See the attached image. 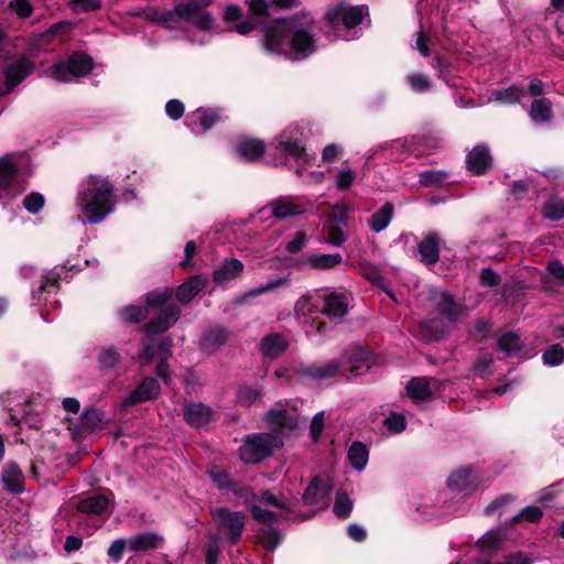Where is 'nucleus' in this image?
<instances>
[{"label":"nucleus","instance_id":"obj_7","mask_svg":"<svg viewBox=\"0 0 564 564\" xmlns=\"http://www.w3.org/2000/svg\"><path fill=\"white\" fill-rule=\"evenodd\" d=\"M248 14L245 20L230 28L240 35H248L260 28L271 15L267 0H245Z\"/></svg>","mask_w":564,"mask_h":564},{"label":"nucleus","instance_id":"obj_50","mask_svg":"<svg viewBox=\"0 0 564 564\" xmlns=\"http://www.w3.org/2000/svg\"><path fill=\"white\" fill-rule=\"evenodd\" d=\"M359 271L366 280L370 281L375 285L382 286L386 281L381 270L369 261L359 262Z\"/></svg>","mask_w":564,"mask_h":564},{"label":"nucleus","instance_id":"obj_36","mask_svg":"<svg viewBox=\"0 0 564 564\" xmlns=\"http://www.w3.org/2000/svg\"><path fill=\"white\" fill-rule=\"evenodd\" d=\"M109 506V499L104 495H95L80 500L76 509L89 516L102 514Z\"/></svg>","mask_w":564,"mask_h":564},{"label":"nucleus","instance_id":"obj_33","mask_svg":"<svg viewBox=\"0 0 564 564\" xmlns=\"http://www.w3.org/2000/svg\"><path fill=\"white\" fill-rule=\"evenodd\" d=\"M182 20L191 21L188 14L183 12L182 3L176 4L173 10L161 12L158 18H151L152 22H156L167 30H178Z\"/></svg>","mask_w":564,"mask_h":564},{"label":"nucleus","instance_id":"obj_60","mask_svg":"<svg viewBox=\"0 0 564 564\" xmlns=\"http://www.w3.org/2000/svg\"><path fill=\"white\" fill-rule=\"evenodd\" d=\"M477 544L482 551L499 550L501 538L498 533L489 531L481 539H479Z\"/></svg>","mask_w":564,"mask_h":564},{"label":"nucleus","instance_id":"obj_28","mask_svg":"<svg viewBox=\"0 0 564 564\" xmlns=\"http://www.w3.org/2000/svg\"><path fill=\"white\" fill-rule=\"evenodd\" d=\"M476 486L471 468L457 469L447 478V487L455 492H470L475 490Z\"/></svg>","mask_w":564,"mask_h":564},{"label":"nucleus","instance_id":"obj_32","mask_svg":"<svg viewBox=\"0 0 564 564\" xmlns=\"http://www.w3.org/2000/svg\"><path fill=\"white\" fill-rule=\"evenodd\" d=\"M272 216L284 219L291 216H297L305 213L306 208L302 204L294 203L290 197H282L269 204Z\"/></svg>","mask_w":564,"mask_h":564},{"label":"nucleus","instance_id":"obj_1","mask_svg":"<svg viewBox=\"0 0 564 564\" xmlns=\"http://www.w3.org/2000/svg\"><path fill=\"white\" fill-rule=\"evenodd\" d=\"M312 29L313 20L304 15L272 20L263 30L262 46L289 61H304L316 52Z\"/></svg>","mask_w":564,"mask_h":564},{"label":"nucleus","instance_id":"obj_14","mask_svg":"<svg viewBox=\"0 0 564 564\" xmlns=\"http://www.w3.org/2000/svg\"><path fill=\"white\" fill-rule=\"evenodd\" d=\"M221 119L220 110L207 108L197 109L188 115L185 124L195 134H202L210 130Z\"/></svg>","mask_w":564,"mask_h":564},{"label":"nucleus","instance_id":"obj_58","mask_svg":"<svg viewBox=\"0 0 564 564\" xmlns=\"http://www.w3.org/2000/svg\"><path fill=\"white\" fill-rule=\"evenodd\" d=\"M543 360L550 366H557L564 360V348L560 344L549 346L543 352Z\"/></svg>","mask_w":564,"mask_h":564},{"label":"nucleus","instance_id":"obj_10","mask_svg":"<svg viewBox=\"0 0 564 564\" xmlns=\"http://www.w3.org/2000/svg\"><path fill=\"white\" fill-rule=\"evenodd\" d=\"M213 0H187L181 2L183 12L188 14L193 24L200 31L208 32L214 28L215 20L213 15L206 11Z\"/></svg>","mask_w":564,"mask_h":564},{"label":"nucleus","instance_id":"obj_17","mask_svg":"<svg viewBox=\"0 0 564 564\" xmlns=\"http://www.w3.org/2000/svg\"><path fill=\"white\" fill-rule=\"evenodd\" d=\"M214 410L203 402H192L183 408L184 421L194 429L206 426L214 417Z\"/></svg>","mask_w":564,"mask_h":564},{"label":"nucleus","instance_id":"obj_51","mask_svg":"<svg viewBox=\"0 0 564 564\" xmlns=\"http://www.w3.org/2000/svg\"><path fill=\"white\" fill-rule=\"evenodd\" d=\"M257 539L265 551L272 552L280 543L281 533L278 529L262 530Z\"/></svg>","mask_w":564,"mask_h":564},{"label":"nucleus","instance_id":"obj_62","mask_svg":"<svg viewBox=\"0 0 564 564\" xmlns=\"http://www.w3.org/2000/svg\"><path fill=\"white\" fill-rule=\"evenodd\" d=\"M44 197L41 193L32 192L23 199V206L32 214L37 213L44 206Z\"/></svg>","mask_w":564,"mask_h":564},{"label":"nucleus","instance_id":"obj_48","mask_svg":"<svg viewBox=\"0 0 564 564\" xmlns=\"http://www.w3.org/2000/svg\"><path fill=\"white\" fill-rule=\"evenodd\" d=\"M352 510V501L349 496L341 490L336 492L333 512L338 519H347Z\"/></svg>","mask_w":564,"mask_h":564},{"label":"nucleus","instance_id":"obj_47","mask_svg":"<svg viewBox=\"0 0 564 564\" xmlns=\"http://www.w3.org/2000/svg\"><path fill=\"white\" fill-rule=\"evenodd\" d=\"M340 372V365L336 360H332L328 364L322 366L310 367L305 370V373L315 379H327L333 378Z\"/></svg>","mask_w":564,"mask_h":564},{"label":"nucleus","instance_id":"obj_64","mask_svg":"<svg viewBox=\"0 0 564 564\" xmlns=\"http://www.w3.org/2000/svg\"><path fill=\"white\" fill-rule=\"evenodd\" d=\"M408 83L416 93H424L431 88L430 79L422 74H412L408 76Z\"/></svg>","mask_w":564,"mask_h":564},{"label":"nucleus","instance_id":"obj_46","mask_svg":"<svg viewBox=\"0 0 564 564\" xmlns=\"http://www.w3.org/2000/svg\"><path fill=\"white\" fill-rule=\"evenodd\" d=\"M341 260L343 258L339 253L321 256L314 254L308 257L307 262L312 268L316 270H327L340 264Z\"/></svg>","mask_w":564,"mask_h":564},{"label":"nucleus","instance_id":"obj_30","mask_svg":"<svg viewBox=\"0 0 564 564\" xmlns=\"http://www.w3.org/2000/svg\"><path fill=\"white\" fill-rule=\"evenodd\" d=\"M525 96V88L521 85L513 84L506 88L492 90L491 100L500 106H513L520 104Z\"/></svg>","mask_w":564,"mask_h":564},{"label":"nucleus","instance_id":"obj_16","mask_svg":"<svg viewBox=\"0 0 564 564\" xmlns=\"http://www.w3.org/2000/svg\"><path fill=\"white\" fill-rule=\"evenodd\" d=\"M231 333L224 326H214L204 330L199 339V349L212 355L224 347L230 339Z\"/></svg>","mask_w":564,"mask_h":564},{"label":"nucleus","instance_id":"obj_25","mask_svg":"<svg viewBox=\"0 0 564 564\" xmlns=\"http://www.w3.org/2000/svg\"><path fill=\"white\" fill-rule=\"evenodd\" d=\"M207 279L203 274L192 275L177 286L174 295L181 304L186 305L205 289Z\"/></svg>","mask_w":564,"mask_h":564},{"label":"nucleus","instance_id":"obj_34","mask_svg":"<svg viewBox=\"0 0 564 564\" xmlns=\"http://www.w3.org/2000/svg\"><path fill=\"white\" fill-rule=\"evenodd\" d=\"M98 368L104 375H109L121 364L122 357L118 348L102 347L97 356Z\"/></svg>","mask_w":564,"mask_h":564},{"label":"nucleus","instance_id":"obj_41","mask_svg":"<svg viewBox=\"0 0 564 564\" xmlns=\"http://www.w3.org/2000/svg\"><path fill=\"white\" fill-rule=\"evenodd\" d=\"M542 215L549 220H561L564 218V198L557 195H552L543 204Z\"/></svg>","mask_w":564,"mask_h":564},{"label":"nucleus","instance_id":"obj_54","mask_svg":"<svg viewBox=\"0 0 564 564\" xmlns=\"http://www.w3.org/2000/svg\"><path fill=\"white\" fill-rule=\"evenodd\" d=\"M212 481L219 490H227L232 480L229 473L218 466H214L208 470Z\"/></svg>","mask_w":564,"mask_h":564},{"label":"nucleus","instance_id":"obj_2","mask_svg":"<svg viewBox=\"0 0 564 564\" xmlns=\"http://www.w3.org/2000/svg\"><path fill=\"white\" fill-rule=\"evenodd\" d=\"M115 188L107 180L89 176L86 188L78 194L77 204L91 224L101 221L113 207Z\"/></svg>","mask_w":564,"mask_h":564},{"label":"nucleus","instance_id":"obj_63","mask_svg":"<svg viewBox=\"0 0 564 564\" xmlns=\"http://www.w3.org/2000/svg\"><path fill=\"white\" fill-rule=\"evenodd\" d=\"M247 15H245L243 10L238 4H228L223 14V20L226 24H230L232 22L239 23L240 21L245 20Z\"/></svg>","mask_w":564,"mask_h":564},{"label":"nucleus","instance_id":"obj_44","mask_svg":"<svg viewBox=\"0 0 564 564\" xmlns=\"http://www.w3.org/2000/svg\"><path fill=\"white\" fill-rule=\"evenodd\" d=\"M149 308L147 305H128L120 312V317L126 324H138L147 319Z\"/></svg>","mask_w":564,"mask_h":564},{"label":"nucleus","instance_id":"obj_56","mask_svg":"<svg viewBox=\"0 0 564 564\" xmlns=\"http://www.w3.org/2000/svg\"><path fill=\"white\" fill-rule=\"evenodd\" d=\"M492 362H494V359L490 355H488V354L479 355L473 365L471 371L474 372V375H476L480 378H486L489 375H491V371L489 370V368L491 367Z\"/></svg>","mask_w":564,"mask_h":564},{"label":"nucleus","instance_id":"obj_43","mask_svg":"<svg viewBox=\"0 0 564 564\" xmlns=\"http://www.w3.org/2000/svg\"><path fill=\"white\" fill-rule=\"evenodd\" d=\"M173 296H174V290L171 288H165L161 291H152V292L147 293L144 303L148 308L149 307H154V308L163 307L164 308L165 306L169 305V302L173 299Z\"/></svg>","mask_w":564,"mask_h":564},{"label":"nucleus","instance_id":"obj_23","mask_svg":"<svg viewBox=\"0 0 564 564\" xmlns=\"http://www.w3.org/2000/svg\"><path fill=\"white\" fill-rule=\"evenodd\" d=\"M333 490V485L321 476H314L310 480L302 495V501L306 506H313L325 499Z\"/></svg>","mask_w":564,"mask_h":564},{"label":"nucleus","instance_id":"obj_27","mask_svg":"<svg viewBox=\"0 0 564 564\" xmlns=\"http://www.w3.org/2000/svg\"><path fill=\"white\" fill-rule=\"evenodd\" d=\"M243 263L236 258H226L221 264L214 270L213 280L216 284H223L241 275Z\"/></svg>","mask_w":564,"mask_h":564},{"label":"nucleus","instance_id":"obj_20","mask_svg":"<svg viewBox=\"0 0 564 564\" xmlns=\"http://www.w3.org/2000/svg\"><path fill=\"white\" fill-rule=\"evenodd\" d=\"M435 311L449 323L456 322L463 314L465 307L455 301L448 292H441L433 297Z\"/></svg>","mask_w":564,"mask_h":564},{"label":"nucleus","instance_id":"obj_61","mask_svg":"<svg viewBox=\"0 0 564 564\" xmlns=\"http://www.w3.org/2000/svg\"><path fill=\"white\" fill-rule=\"evenodd\" d=\"M383 424L392 433H401L406 427L405 417L400 413H391Z\"/></svg>","mask_w":564,"mask_h":564},{"label":"nucleus","instance_id":"obj_13","mask_svg":"<svg viewBox=\"0 0 564 564\" xmlns=\"http://www.w3.org/2000/svg\"><path fill=\"white\" fill-rule=\"evenodd\" d=\"M264 421L273 431H296L300 426V416L296 411H289L285 408H272L264 414Z\"/></svg>","mask_w":564,"mask_h":564},{"label":"nucleus","instance_id":"obj_59","mask_svg":"<svg viewBox=\"0 0 564 564\" xmlns=\"http://www.w3.org/2000/svg\"><path fill=\"white\" fill-rule=\"evenodd\" d=\"M276 150L283 159H300L305 152L299 143H278Z\"/></svg>","mask_w":564,"mask_h":564},{"label":"nucleus","instance_id":"obj_19","mask_svg":"<svg viewBox=\"0 0 564 564\" xmlns=\"http://www.w3.org/2000/svg\"><path fill=\"white\" fill-rule=\"evenodd\" d=\"M106 423V413L102 410L87 408L78 419L76 432L80 434H93L102 430Z\"/></svg>","mask_w":564,"mask_h":564},{"label":"nucleus","instance_id":"obj_35","mask_svg":"<svg viewBox=\"0 0 564 564\" xmlns=\"http://www.w3.org/2000/svg\"><path fill=\"white\" fill-rule=\"evenodd\" d=\"M18 174V165L9 155L0 158V192L11 189L17 182Z\"/></svg>","mask_w":564,"mask_h":564},{"label":"nucleus","instance_id":"obj_18","mask_svg":"<svg viewBox=\"0 0 564 564\" xmlns=\"http://www.w3.org/2000/svg\"><path fill=\"white\" fill-rule=\"evenodd\" d=\"M338 362L344 372L361 375L364 368H369L368 351L361 347H352L343 354Z\"/></svg>","mask_w":564,"mask_h":564},{"label":"nucleus","instance_id":"obj_9","mask_svg":"<svg viewBox=\"0 0 564 564\" xmlns=\"http://www.w3.org/2000/svg\"><path fill=\"white\" fill-rule=\"evenodd\" d=\"M322 302L321 313L329 321L341 322L349 310V299L345 293L325 292L318 296Z\"/></svg>","mask_w":564,"mask_h":564},{"label":"nucleus","instance_id":"obj_52","mask_svg":"<svg viewBox=\"0 0 564 564\" xmlns=\"http://www.w3.org/2000/svg\"><path fill=\"white\" fill-rule=\"evenodd\" d=\"M237 152L248 161H256L264 153V143H239Z\"/></svg>","mask_w":564,"mask_h":564},{"label":"nucleus","instance_id":"obj_42","mask_svg":"<svg viewBox=\"0 0 564 564\" xmlns=\"http://www.w3.org/2000/svg\"><path fill=\"white\" fill-rule=\"evenodd\" d=\"M497 347L499 350L511 356L521 351L524 345L516 332H507L499 337Z\"/></svg>","mask_w":564,"mask_h":564},{"label":"nucleus","instance_id":"obj_12","mask_svg":"<svg viewBox=\"0 0 564 564\" xmlns=\"http://www.w3.org/2000/svg\"><path fill=\"white\" fill-rule=\"evenodd\" d=\"M161 393V386L153 377H145L130 394L121 402L123 408L133 406L139 403L154 401Z\"/></svg>","mask_w":564,"mask_h":564},{"label":"nucleus","instance_id":"obj_15","mask_svg":"<svg viewBox=\"0 0 564 564\" xmlns=\"http://www.w3.org/2000/svg\"><path fill=\"white\" fill-rule=\"evenodd\" d=\"M441 235L436 231H431L425 235L417 243V252L420 262L426 267H432L440 261L441 257Z\"/></svg>","mask_w":564,"mask_h":564},{"label":"nucleus","instance_id":"obj_5","mask_svg":"<svg viewBox=\"0 0 564 564\" xmlns=\"http://www.w3.org/2000/svg\"><path fill=\"white\" fill-rule=\"evenodd\" d=\"M94 61L83 51L74 52L65 62H57L51 67L52 77L61 83L69 82L73 77H85L93 70Z\"/></svg>","mask_w":564,"mask_h":564},{"label":"nucleus","instance_id":"obj_8","mask_svg":"<svg viewBox=\"0 0 564 564\" xmlns=\"http://www.w3.org/2000/svg\"><path fill=\"white\" fill-rule=\"evenodd\" d=\"M35 70L34 62L19 57L3 68L4 89H0V98L10 94Z\"/></svg>","mask_w":564,"mask_h":564},{"label":"nucleus","instance_id":"obj_53","mask_svg":"<svg viewBox=\"0 0 564 564\" xmlns=\"http://www.w3.org/2000/svg\"><path fill=\"white\" fill-rule=\"evenodd\" d=\"M68 6L76 13H88L100 10L102 0H68Z\"/></svg>","mask_w":564,"mask_h":564},{"label":"nucleus","instance_id":"obj_37","mask_svg":"<svg viewBox=\"0 0 564 564\" xmlns=\"http://www.w3.org/2000/svg\"><path fill=\"white\" fill-rule=\"evenodd\" d=\"M417 328L420 336L426 341H438L444 336V326L437 318L422 321Z\"/></svg>","mask_w":564,"mask_h":564},{"label":"nucleus","instance_id":"obj_26","mask_svg":"<svg viewBox=\"0 0 564 564\" xmlns=\"http://www.w3.org/2000/svg\"><path fill=\"white\" fill-rule=\"evenodd\" d=\"M318 128L306 121L291 123L275 141H307L317 137Z\"/></svg>","mask_w":564,"mask_h":564},{"label":"nucleus","instance_id":"obj_24","mask_svg":"<svg viewBox=\"0 0 564 564\" xmlns=\"http://www.w3.org/2000/svg\"><path fill=\"white\" fill-rule=\"evenodd\" d=\"M492 158L485 145H476L466 158L467 170L474 175H484L491 166Z\"/></svg>","mask_w":564,"mask_h":564},{"label":"nucleus","instance_id":"obj_11","mask_svg":"<svg viewBox=\"0 0 564 564\" xmlns=\"http://www.w3.org/2000/svg\"><path fill=\"white\" fill-rule=\"evenodd\" d=\"M181 310L177 305H167L154 318L141 326V332L148 336L161 335L167 332L180 318Z\"/></svg>","mask_w":564,"mask_h":564},{"label":"nucleus","instance_id":"obj_38","mask_svg":"<svg viewBox=\"0 0 564 564\" xmlns=\"http://www.w3.org/2000/svg\"><path fill=\"white\" fill-rule=\"evenodd\" d=\"M530 117L534 122L544 123L553 118L552 102L549 98L534 99L530 108Z\"/></svg>","mask_w":564,"mask_h":564},{"label":"nucleus","instance_id":"obj_55","mask_svg":"<svg viewBox=\"0 0 564 564\" xmlns=\"http://www.w3.org/2000/svg\"><path fill=\"white\" fill-rule=\"evenodd\" d=\"M542 517H543V511L539 507L529 506V507L524 508L523 510H521V512H519L518 514L512 517L511 523L514 524L522 520H525L531 523H536L540 521V519Z\"/></svg>","mask_w":564,"mask_h":564},{"label":"nucleus","instance_id":"obj_31","mask_svg":"<svg viewBox=\"0 0 564 564\" xmlns=\"http://www.w3.org/2000/svg\"><path fill=\"white\" fill-rule=\"evenodd\" d=\"M433 379L429 377H415L406 383V393L413 402H423L429 400L433 392L431 388V381Z\"/></svg>","mask_w":564,"mask_h":564},{"label":"nucleus","instance_id":"obj_4","mask_svg":"<svg viewBox=\"0 0 564 564\" xmlns=\"http://www.w3.org/2000/svg\"><path fill=\"white\" fill-rule=\"evenodd\" d=\"M282 446V440L272 433L247 435L239 448V457L246 464H258L270 457L274 448Z\"/></svg>","mask_w":564,"mask_h":564},{"label":"nucleus","instance_id":"obj_57","mask_svg":"<svg viewBox=\"0 0 564 564\" xmlns=\"http://www.w3.org/2000/svg\"><path fill=\"white\" fill-rule=\"evenodd\" d=\"M250 512H251L252 518L258 523L263 524V525H270L272 523L278 522V520H279V517L276 513H274L270 510H267V509H262L259 506H252L250 508Z\"/></svg>","mask_w":564,"mask_h":564},{"label":"nucleus","instance_id":"obj_3","mask_svg":"<svg viewBox=\"0 0 564 564\" xmlns=\"http://www.w3.org/2000/svg\"><path fill=\"white\" fill-rule=\"evenodd\" d=\"M209 513L216 523L219 539L231 546L241 541L247 524V514L243 511H232L227 507H210Z\"/></svg>","mask_w":564,"mask_h":564},{"label":"nucleus","instance_id":"obj_21","mask_svg":"<svg viewBox=\"0 0 564 564\" xmlns=\"http://www.w3.org/2000/svg\"><path fill=\"white\" fill-rule=\"evenodd\" d=\"M288 349L289 340L281 333H270L259 344V351L271 360L281 357Z\"/></svg>","mask_w":564,"mask_h":564},{"label":"nucleus","instance_id":"obj_22","mask_svg":"<svg viewBox=\"0 0 564 564\" xmlns=\"http://www.w3.org/2000/svg\"><path fill=\"white\" fill-rule=\"evenodd\" d=\"M3 488L14 495H20L25 490V477L22 469L14 462L6 464L1 471Z\"/></svg>","mask_w":564,"mask_h":564},{"label":"nucleus","instance_id":"obj_6","mask_svg":"<svg viewBox=\"0 0 564 564\" xmlns=\"http://www.w3.org/2000/svg\"><path fill=\"white\" fill-rule=\"evenodd\" d=\"M368 14L369 8L366 4L349 6L339 2L327 9L325 12V21L327 26L332 30H337L340 25H344L346 29H354L359 25Z\"/></svg>","mask_w":564,"mask_h":564},{"label":"nucleus","instance_id":"obj_40","mask_svg":"<svg viewBox=\"0 0 564 564\" xmlns=\"http://www.w3.org/2000/svg\"><path fill=\"white\" fill-rule=\"evenodd\" d=\"M347 457L356 470H361L368 463L369 451L364 443L355 441L348 448Z\"/></svg>","mask_w":564,"mask_h":564},{"label":"nucleus","instance_id":"obj_39","mask_svg":"<svg viewBox=\"0 0 564 564\" xmlns=\"http://www.w3.org/2000/svg\"><path fill=\"white\" fill-rule=\"evenodd\" d=\"M394 213V205L391 202L384 203V205L375 212L370 219L369 226L375 232L383 230L392 219Z\"/></svg>","mask_w":564,"mask_h":564},{"label":"nucleus","instance_id":"obj_49","mask_svg":"<svg viewBox=\"0 0 564 564\" xmlns=\"http://www.w3.org/2000/svg\"><path fill=\"white\" fill-rule=\"evenodd\" d=\"M322 303L313 301L312 295H303L295 303V313L299 316H310L316 313H321Z\"/></svg>","mask_w":564,"mask_h":564},{"label":"nucleus","instance_id":"obj_45","mask_svg":"<svg viewBox=\"0 0 564 564\" xmlns=\"http://www.w3.org/2000/svg\"><path fill=\"white\" fill-rule=\"evenodd\" d=\"M262 398L260 389L250 386H240L237 390L236 400L241 406L249 408Z\"/></svg>","mask_w":564,"mask_h":564},{"label":"nucleus","instance_id":"obj_29","mask_svg":"<svg viewBox=\"0 0 564 564\" xmlns=\"http://www.w3.org/2000/svg\"><path fill=\"white\" fill-rule=\"evenodd\" d=\"M163 544V538L155 532H143L129 540V550L134 553L158 550Z\"/></svg>","mask_w":564,"mask_h":564}]
</instances>
